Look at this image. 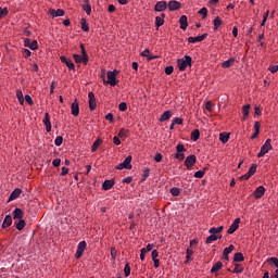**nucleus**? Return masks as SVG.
Instances as JSON below:
<instances>
[{
    "instance_id": "1",
    "label": "nucleus",
    "mask_w": 278,
    "mask_h": 278,
    "mask_svg": "<svg viewBox=\"0 0 278 278\" xmlns=\"http://www.w3.org/2000/svg\"><path fill=\"white\" fill-rule=\"evenodd\" d=\"M179 71H186L188 66H192V56L185 55L184 59L177 61Z\"/></svg>"
},
{
    "instance_id": "2",
    "label": "nucleus",
    "mask_w": 278,
    "mask_h": 278,
    "mask_svg": "<svg viewBox=\"0 0 278 278\" xmlns=\"http://www.w3.org/2000/svg\"><path fill=\"white\" fill-rule=\"evenodd\" d=\"M118 75V71H109L106 73L108 80H103L104 84H109V86H116L118 84V80H116V76Z\"/></svg>"
},
{
    "instance_id": "3",
    "label": "nucleus",
    "mask_w": 278,
    "mask_h": 278,
    "mask_svg": "<svg viewBox=\"0 0 278 278\" xmlns=\"http://www.w3.org/2000/svg\"><path fill=\"white\" fill-rule=\"evenodd\" d=\"M184 153H186V147L184 146V143H178L176 146V160H179V162H184V160L186 159V155Z\"/></svg>"
},
{
    "instance_id": "4",
    "label": "nucleus",
    "mask_w": 278,
    "mask_h": 278,
    "mask_svg": "<svg viewBox=\"0 0 278 278\" xmlns=\"http://www.w3.org/2000/svg\"><path fill=\"white\" fill-rule=\"evenodd\" d=\"M270 142H273V140H270V139H267L265 141V143L261 148V151L257 154V157H264V155H266V153H268V151H271L273 144H270Z\"/></svg>"
},
{
    "instance_id": "5",
    "label": "nucleus",
    "mask_w": 278,
    "mask_h": 278,
    "mask_svg": "<svg viewBox=\"0 0 278 278\" xmlns=\"http://www.w3.org/2000/svg\"><path fill=\"white\" fill-rule=\"evenodd\" d=\"M123 168H126L127 170H131V155H128L123 163H119L116 166L117 170H123Z\"/></svg>"
},
{
    "instance_id": "6",
    "label": "nucleus",
    "mask_w": 278,
    "mask_h": 278,
    "mask_svg": "<svg viewBox=\"0 0 278 278\" xmlns=\"http://www.w3.org/2000/svg\"><path fill=\"white\" fill-rule=\"evenodd\" d=\"M86 247H88L86 241H80L78 243L77 251H76V254H75L76 260H79L84 255V252L86 251Z\"/></svg>"
},
{
    "instance_id": "7",
    "label": "nucleus",
    "mask_w": 278,
    "mask_h": 278,
    "mask_svg": "<svg viewBox=\"0 0 278 278\" xmlns=\"http://www.w3.org/2000/svg\"><path fill=\"white\" fill-rule=\"evenodd\" d=\"M194 164H197V155L191 154L186 157L185 166H187L188 170H190V168H192V166H194Z\"/></svg>"
},
{
    "instance_id": "8",
    "label": "nucleus",
    "mask_w": 278,
    "mask_h": 278,
    "mask_svg": "<svg viewBox=\"0 0 278 278\" xmlns=\"http://www.w3.org/2000/svg\"><path fill=\"white\" fill-rule=\"evenodd\" d=\"M88 99H89V109L91 112H94V110H97V98H94V93L92 91L88 93Z\"/></svg>"
},
{
    "instance_id": "9",
    "label": "nucleus",
    "mask_w": 278,
    "mask_h": 278,
    "mask_svg": "<svg viewBox=\"0 0 278 278\" xmlns=\"http://www.w3.org/2000/svg\"><path fill=\"white\" fill-rule=\"evenodd\" d=\"M167 8H168L169 12H175L176 10L181 9V3L176 0H170L167 4Z\"/></svg>"
},
{
    "instance_id": "10",
    "label": "nucleus",
    "mask_w": 278,
    "mask_h": 278,
    "mask_svg": "<svg viewBox=\"0 0 278 278\" xmlns=\"http://www.w3.org/2000/svg\"><path fill=\"white\" fill-rule=\"evenodd\" d=\"M238 227H240V218L237 217L235 219V222L230 225L229 229L227 230V233L231 235V233H236V231L238 230Z\"/></svg>"
},
{
    "instance_id": "11",
    "label": "nucleus",
    "mask_w": 278,
    "mask_h": 278,
    "mask_svg": "<svg viewBox=\"0 0 278 278\" xmlns=\"http://www.w3.org/2000/svg\"><path fill=\"white\" fill-rule=\"evenodd\" d=\"M62 64L66 65L70 71H75V63L71 59H66V56L60 58Z\"/></svg>"
},
{
    "instance_id": "12",
    "label": "nucleus",
    "mask_w": 278,
    "mask_h": 278,
    "mask_svg": "<svg viewBox=\"0 0 278 278\" xmlns=\"http://www.w3.org/2000/svg\"><path fill=\"white\" fill-rule=\"evenodd\" d=\"M168 8V3L166 1L156 2L154 10L155 12H164Z\"/></svg>"
},
{
    "instance_id": "13",
    "label": "nucleus",
    "mask_w": 278,
    "mask_h": 278,
    "mask_svg": "<svg viewBox=\"0 0 278 278\" xmlns=\"http://www.w3.org/2000/svg\"><path fill=\"white\" fill-rule=\"evenodd\" d=\"M266 193V188L264 186H260L254 191V199H262Z\"/></svg>"
},
{
    "instance_id": "14",
    "label": "nucleus",
    "mask_w": 278,
    "mask_h": 278,
    "mask_svg": "<svg viewBox=\"0 0 278 278\" xmlns=\"http://www.w3.org/2000/svg\"><path fill=\"white\" fill-rule=\"evenodd\" d=\"M42 123L46 126V131L48 134L51 132V118L49 117V113H45V118Z\"/></svg>"
},
{
    "instance_id": "15",
    "label": "nucleus",
    "mask_w": 278,
    "mask_h": 278,
    "mask_svg": "<svg viewBox=\"0 0 278 278\" xmlns=\"http://www.w3.org/2000/svg\"><path fill=\"white\" fill-rule=\"evenodd\" d=\"M49 14H50V16H51L52 18H55V17H58V16H64V10H62V9H58V10H55V9H50V10H49Z\"/></svg>"
},
{
    "instance_id": "16",
    "label": "nucleus",
    "mask_w": 278,
    "mask_h": 278,
    "mask_svg": "<svg viewBox=\"0 0 278 278\" xmlns=\"http://www.w3.org/2000/svg\"><path fill=\"white\" fill-rule=\"evenodd\" d=\"M71 112L74 116H79V102L75 100L71 105Z\"/></svg>"
},
{
    "instance_id": "17",
    "label": "nucleus",
    "mask_w": 278,
    "mask_h": 278,
    "mask_svg": "<svg viewBox=\"0 0 278 278\" xmlns=\"http://www.w3.org/2000/svg\"><path fill=\"white\" fill-rule=\"evenodd\" d=\"M179 23H180V29L186 31V29H188V16L181 15L179 18Z\"/></svg>"
},
{
    "instance_id": "18",
    "label": "nucleus",
    "mask_w": 278,
    "mask_h": 278,
    "mask_svg": "<svg viewBox=\"0 0 278 278\" xmlns=\"http://www.w3.org/2000/svg\"><path fill=\"white\" fill-rule=\"evenodd\" d=\"M85 4H81L83 10L88 16L92 13V7L90 5V0H84Z\"/></svg>"
},
{
    "instance_id": "19",
    "label": "nucleus",
    "mask_w": 278,
    "mask_h": 278,
    "mask_svg": "<svg viewBox=\"0 0 278 278\" xmlns=\"http://www.w3.org/2000/svg\"><path fill=\"white\" fill-rule=\"evenodd\" d=\"M23 216H24L23 210H21V208H15V210L13 211V219H14V220H21V219H23Z\"/></svg>"
},
{
    "instance_id": "20",
    "label": "nucleus",
    "mask_w": 278,
    "mask_h": 278,
    "mask_svg": "<svg viewBox=\"0 0 278 278\" xmlns=\"http://www.w3.org/2000/svg\"><path fill=\"white\" fill-rule=\"evenodd\" d=\"M250 111H251V104L243 105V108H242V114H243L242 121H247V118H249Z\"/></svg>"
},
{
    "instance_id": "21",
    "label": "nucleus",
    "mask_w": 278,
    "mask_h": 278,
    "mask_svg": "<svg viewBox=\"0 0 278 278\" xmlns=\"http://www.w3.org/2000/svg\"><path fill=\"white\" fill-rule=\"evenodd\" d=\"M166 17V14L162 13V16H156L155 17V26L156 29H160V27H162V25H164V18Z\"/></svg>"
},
{
    "instance_id": "22",
    "label": "nucleus",
    "mask_w": 278,
    "mask_h": 278,
    "mask_svg": "<svg viewBox=\"0 0 278 278\" xmlns=\"http://www.w3.org/2000/svg\"><path fill=\"white\" fill-rule=\"evenodd\" d=\"M21 192H23V191L20 188L14 189V191L9 197V202L15 201V199H18V197H21Z\"/></svg>"
},
{
    "instance_id": "23",
    "label": "nucleus",
    "mask_w": 278,
    "mask_h": 278,
    "mask_svg": "<svg viewBox=\"0 0 278 278\" xmlns=\"http://www.w3.org/2000/svg\"><path fill=\"white\" fill-rule=\"evenodd\" d=\"M112 188H114V180H104L102 190H112Z\"/></svg>"
},
{
    "instance_id": "24",
    "label": "nucleus",
    "mask_w": 278,
    "mask_h": 278,
    "mask_svg": "<svg viewBox=\"0 0 278 278\" xmlns=\"http://www.w3.org/2000/svg\"><path fill=\"white\" fill-rule=\"evenodd\" d=\"M12 225V216L11 215H7L4 217V220L2 223V229H8V227H10Z\"/></svg>"
},
{
    "instance_id": "25",
    "label": "nucleus",
    "mask_w": 278,
    "mask_h": 278,
    "mask_svg": "<svg viewBox=\"0 0 278 278\" xmlns=\"http://www.w3.org/2000/svg\"><path fill=\"white\" fill-rule=\"evenodd\" d=\"M15 227H16V230L17 231H23V229H25V219H18L17 222L14 223Z\"/></svg>"
},
{
    "instance_id": "26",
    "label": "nucleus",
    "mask_w": 278,
    "mask_h": 278,
    "mask_svg": "<svg viewBox=\"0 0 278 278\" xmlns=\"http://www.w3.org/2000/svg\"><path fill=\"white\" fill-rule=\"evenodd\" d=\"M170 116H173V112L172 111H165L162 116L160 117V122L164 123L166 121L170 119Z\"/></svg>"
},
{
    "instance_id": "27",
    "label": "nucleus",
    "mask_w": 278,
    "mask_h": 278,
    "mask_svg": "<svg viewBox=\"0 0 278 278\" xmlns=\"http://www.w3.org/2000/svg\"><path fill=\"white\" fill-rule=\"evenodd\" d=\"M235 62H236V59L230 58L229 60L224 61L222 63V66H223V68H231V66H233Z\"/></svg>"
},
{
    "instance_id": "28",
    "label": "nucleus",
    "mask_w": 278,
    "mask_h": 278,
    "mask_svg": "<svg viewBox=\"0 0 278 278\" xmlns=\"http://www.w3.org/2000/svg\"><path fill=\"white\" fill-rule=\"evenodd\" d=\"M219 140L223 144H227V142H229V132H222L219 135Z\"/></svg>"
},
{
    "instance_id": "29",
    "label": "nucleus",
    "mask_w": 278,
    "mask_h": 278,
    "mask_svg": "<svg viewBox=\"0 0 278 278\" xmlns=\"http://www.w3.org/2000/svg\"><path fill=\"white\" fill-rule=\"evenodd\" d=\"M73 58H74V61L76 62V64H81V62H83V64H88V61L84 60V55L74 54Z\"/></svg>"
},
{
    "instance_id": "30",
    "label": "nucleus",
    "mask_w": 278,
    "mask_h": 278,
    "mask_svg": "<svg viewBox=\"0 0 278 278\" xmlns=\"http://www.w3.org/2000/svg\"><path fill=\"white\" fill-rule=\"evenodd\" d=\"M224 229H225V227H223V226H219L217 228L216 227H212V228H210L208 232L211 235H213V236H216V233L223 232Z\"/></svg>"
},
{
    "instance_id": "31",
    "label": "nucleus",
    "mask_w": 278,
    "mask_h": 278,
    "mask_svg": "<svg viewBox=\"0 0 278 278\" xmlns=\"http://www.w3.org/2000/svg\"><path fill=\"white\" fill-rule=\"evenodd\" d=\"M220 268H223V262H217L213 265V267L211 268V273H218V270H220Z\"/></svg>"
},
{
    "instance_id": "32",
    "label": "nucleus",
    "mask_w": 278,
    "mask_h": 278,
    "mask_svg": "<svg viewBox=\"0 0 278 278\" xmlns=\"http://www.w3.org/2000/svg\"><path fill=\"white\" fill-rule=\"evenodd\" d=\"M199 138H201V131H199V129L191 131V140H193V142H197Z\"/></svg>"
},
{
    "instance_id": "33",
    "label": "nucleus",
    "mask_w": 278,
    "mask_h": 278,
    "mask_svg": "<svg viewBox=\"0 0 278 278\" xmlns=\"http://www.w3.org/2000/svg\"><path fill=\"white\" fill-rule=\"evenodd\" d=\"M103 142V140L101 139H97L91 148V153H94L97 151V149H99V147H101V143Z\"/></svg>"
},
{
    "instance_id": "34",
    "label": "nucleus",
    "mask_w": 278,
    "mask_h": 278,
    "mask_svg": "<svg viewBox=\"0 0 278 278\" xmlns=\"http://www.w3.org/2000/svg\"><path fill=\"white\" fill-rule=\"evenodd\" d=\"M193 253L194 252L190 248L187 249V256H186L187 261L185 262V264H188V263L192 262Z\"/></svg>"
},
{
    "instance_id": "35",
    "label": "nucleus",
    "mask_w": 278,
    "mask_h": 278,
    "mask_svg": "<svg viewBox=\"0 0 278 278\" xmlns=\"http://www.w3.org/2000/svg\"><path fill=\"white\" fill-rule=\"evenodd\" d=\"M80 49H81L83 60L85 62H88L89 58H88V52H86V46H84V43H81Z\"/></svg>"
},
{
    "instance_id": "36",
    "label": "nucleus",
    "mask_w": 278,
    "mask_h": 278,
    "mask_svg": "<svg viewBox=\"0 0 278 278\" xmlns=\"http://www.w3.org/2000/svg\"><path fill=\"white\" fill-rule=\"evenodd\" d=\"M205 170H207V167H205L204 170L195 172L193 177H195L197 179H203V177L205 176Z\"/></svg>"
},
{
    "instance_id": "37",
    "label": "nucleus",
    "mask_w": 278,
    "mask_h": 278,
    "mask_svg": "<svg viewBox=\"0 0 278 278\" xmlns=\"http://www.w3.org/2000/svg\"><path fill=\"white\" fill-rule=\"evenodd\" d=\"M233 262H244V255L241 252H237L233 256Z\"/></svg>"
},
{
    "instance_id": "38",
    "label": "nucleus",
    "mask_w": 278,
    "mask_h": 278,
    "mask_svg": "<svg viewBox=\"0 0 278 278\" xmlns=\"http://www.w3.org/2000/svg\"><path fill=\"white\" fill-rule=\"evenodd\" d=\"M169 192L172 197H179V194H181V189L177 187H173Z\"/></svg>"
},
{
    "instance_id": "39",
    "label": "nucleus",
    "mask_w": 278,
    "mask_h": 278,
    "mask_svg": "<svg viewBox=\"0 0 278 278\" xmlns=\"http://www.w3.org/2000/svg\"><path fill=\"white\" fill-rule=\"evenodd\" d=\"M215 240H218V236H216V235H211V236H208V237L206 238L205 243H206V244H212L213 242H215Z\"/></svg>"
},
{
    "instance_id": "40",
    "label": "nucleus",
    "mask_w": 278,
    "mask_h": 278,
    "mask_svg": "<svg viewBox=\"0 0 278 278\" xmlns=\"http://www.w3.org/2000/svg\"><path fill=\"white\" fill-rule=\"evenodd\" d=\"M80 25H81L83 31H90V27L88 26L86 18H81Z\"/></svg>"
},
{
    "instance_id": "41",
    "label": "nucleus",
    "mask_w": 278,
    "mask_h": 278,
    "mask_svg": "<svg viewBox=\"0 0 278 278\" xmlns=\"http://www.w3.org/2000/svg\"><path fill=\"white\" fill-rule=\"evenodd\" d=\"M214 29H218L223 25V21H220V17H215L213 21Z\"/></svg>"
},
{
    "instance_id": "42",
    "label": "nucleus",
    "mask_w": 278,
    "mask_h": 278,
    "mask_svg": "<svg viewBox=\"0 0 278 278\" xmlns=\"http://www.w3.org/2000/svg\"><path fill=\"white\" fill-rule=\"evenodd\" d=\"M16 97H17V101L21 105H23L25 103V99L23 98V91L17 90L16 92Z\"/></svg>"
},
{
    "instance_id": "43",
    "label": "nucleus",
    "mask_w": 278,
    "mask_h": 278,
    "mask_svg": "<svg viewBox=\"0 0 278 278\" xmlns=\"http://www.w3.org/2000/svg\"><path fill=\"white\" fill-rule=\"evenodd\" d=\"M150 53H151V51H149V49H146L143 52H141V55H142V58H148L149 61L155 60V56L149 55Z\"/></svg>"
},
{
    "instance_id": "44",
    "label": "nucleus",
    "mask_w": 278,
    "mask_h": 278,
    "mask_svg": "<svg viewBox=\"0 0 278 278\" xmlns=\"http://www.w3.org/2000/svg\"><path fill=\"white\" fill-rule=\"evenodd\" d=\"M256 172H257V164H252L251 167H250V169H249V172H248L249 175H250L251 177H253Z\"/></svg>"
},
{
    "instance_id": "45",
    "label": "nucleus",
    "mask_w": 278,
    "mask_h": 278,
    "mask_svg": "<svg viewBox=\"0 0 278 278\" xmlns=\"http://www.w3.org/2000/svg\"><path fill=\"white\" fill-rule=\"evenodd\" d=\"M188 42L191 43V45H194L197 42H202V41H201V37L198 36V37H189Z\"/></svg>"
},
{
    "instance_id": "46",
    "label": "nucleus",
    "mask_w": 278,
    "mask_h": 278,
    "mask_svg": "<svg viewBox=\"0 0 278 278\" xmlns=\"http://www.w3.org/2000/svg\"><path fill=\"white\" fill-rule=\"evenodd\" d=\"M235 249L236 247H233V244L229 245L228 248H225L223 255H229V253H231Z\"/></svg>"
},
{
    "instance_id": "47",
    "label": "nucleus",
    "mask_w": 278,
    "mask_h": 278,
    "mask_svg": "<svg viewBox=\"0 0 278 278\" xmlns=\"http://www.w3.org/2000/svg\"><path fill=\"white\" fill-rule=\"evenodd\" d=\"M62 142H64V138L62 136H58L54 140L55 147H62Z\"/></svg>"
},
{
    "instance_id": "48",
    "label": "nucleus",
    "mask_w": 278,
    "mask_h": 278,
    "mask_svg": "<svg viewBox=\"0 0 278 278\" xmlns=\"http://www.w3.org/2000/svg\"><path fill=\"white\" fill-rule=\"evenodd\" d=\"M124 275L125 277H129V275H131V267L129 266V263L125 265Z\"/></svg>"
},
{
    "instance_id": "49",
    "label": "nucleus",
    "mask_w": 278,
    "mask_h": 278,
    "mask_svg": "<svg viewBox=\"0 0 278 278\" xmlns=\"http://www.w3.org/2000/svg\"><path fill=\"white\" fill-rule=\"evenodd\" d=\"M198 14H201L203 18H207V8L203 7L199 10Z\"/></svg>"
},
{
    "instance_id": "50",
    "label": "nucleus",
    "mask_w": 278,
    "mask_h": 278,
    "mask_svg": "<svg viewBox=\"0 0 278 278\" xmlns=\"http://www.w3.org/2000/svg\"><path fill=\"white\" fill-rule=\"evenodd\" d=\"M150 173H151V169H149L148 167L143 169L142 181H147V177H149Z\"/></svg>"
},
{
    "instance_id": "51",
    "label": "nucleus",
    "mask_w": 278,
    "mask_h": 278,
    "mask_svg": "<svg viewBox=\"0 0 278 278\" xmlns=\"http://www.w3.org/2000/svg\"><path fill=\"white\" fill-rule=\"evenodd\" d=\"M268 264H274L276 268H278V258L277 257H270L267 260Z\"/></svg>"
},
{
    "instance_id": "52",
    "label": "nucleus",
    "mask_w": 278,
    "mask_h": 278,
    "mask_svg": "<svg viewBox=\"0 0 278 278\" xmlns=\"http://www.w3.org/2000/svg\"><path fill=\"white\" fill-rule=\"evenodd\" d=\"M119 112H127V103L126 102H121L118 105Z\"/></svg>"
},
{
    "instance_id": "53",
    "label": "nucleus",
    "mask_w": 278,
    "mask_h": 278,
    "mask_svg": "<svg viewBox=\"0 0 278 278\" xmlns=\"http://www.w3.org/2000/svg\"><path fill=\"white\" fill-rule=\"evenodd\" d=\"M29 49H31V51H36V49H38V41L37 40L30 41Z\"/></svg>"
},
{
    "instance_id": "54",
    "label": "nucleus",
    "mask_w": 278,
    "mask_h": 278,
    "mask_svg": "<svg viewBox=\"0 0 278 278\" xmlns=\"http://www.w3.org/2000/svg\"><path fill=\"white\" fill-rule=\"evenodd\" d=\"M172 123L174 125H184V119L181 117H175Z\"/></svg>"
},
{
    "instance_id": "55",
    "label": "nucleus",
    "mask_w": 278,
    "mask_h": 278,
    "mask_svg": "<svg viewBox=\"0 0 278 278\" xmlns=\"http://www.w3.org/2000/svg\"><path fill=\"white\" fill-rule=\"evenodd\" d=\"M8 8H0V18H3V16H8Z\"/></svg>"
},
{
    "instance_id": "56",
    "label": "nucleus",
    "mask_w": 278,
    "mask_h": 278,
    "mask_svg": "<svg viewBox=\"0 0 278 278\" xmlns=\"http://www.w3.org/2000/svg\"><path fill=\"white\" fill-rule=\"evenodd\" d=\"M173 71H175V67H173V65H169V66L165 67V73L167 75H173Z\"/></svg>"
},
{
    "instance_id": "57",
    "label": "nucleus",
    "mask_w": 278,
    "mask_h": 278,
    "mask_svg": "<svg viewBox=\"0 0 278 278\" xmlns=\"http://www.w3.org/2000/svg\"><path fill=\"white\" fill-rule=\"evenodd\" d=\"M244 269L242 267H240V265H236L235 269L232 270V273H235L236 275H240V273H242Z\"/></svg>"
},
{
    "instance_id": "58",
    "label": "nucleus",
    "mask_w": 278,
    "mask_h": 278,
    "mask_svg": "<svg viewBox=\"0 0 278 278\" xmlns=\"http://www.w3.org/2000/svg\"><path fill=\"white\" fill-rule=\"evenodd\" d=\"M60 164H62V160H60V159H54V160L52 161V165H53L55 168L60 167Z\"/></svg>"
},
{
    "instance_id": "59",
    "label": "nucleus",
    "mask_w": 278,
    "mask_h": 278,
    "mask_svg": "<svg viewBox=\"0 0 278 278\" xmlns=\"http://www.w3.org/2000/svg\"><path fill=\"white\" fill-rule=\"evenodd\" d=\"M25 101H26V103H28V105H33L34 104V100L31 99V96H29V94L25 96Z\"/></svg>"
},
{
    "instance_id": "60",
    "label": "nucleus",
    "mask_w": 278,
    "mask_h": 278,
    "mask_svg": "<svg viewBox=\"0 0 278 278\" xmlns=\"http://www.w3.org/2000/svg\"><path fill=\"white\" fill-rule=\"evenodd\" d=\"M105 121H110L111 123H114V114H112V113L106 114Z\"/></svg>"
},
{
    "instance_id": "61",
    "label": "nucleus",
    "mask_w": 278,
    "mask_h": 278,
    "mask_svg": "<svg viewBox=\"0 0 278 278\" xmlns=\"http://www.w3.org/2000/svg\"><path fill=\"white\" fill-rule=\"evenodd\" d=\"M268 71H270V73H277L278 72V64L277 65H270L268 67Z\"/></svg>"
},
{
    "instance_id": "62",
    "label": "nucleus",
    "mask_w": 278,
    "mask_h": 278,
    "mask_svg": "<svg viewBox=\"0 0 278 278\" xmlns=\"http://www.w3.org/2000/svg\"><path fill=\"white\" fill-rule=\"evenodd\" d=\"M30 55H31V51H29V49H24V50H23V56H24V58L27 59V58H29Z\"/></svg>"
},
{
    "instance_id": "63",
    "label": "nucleus",
    "mask_w": 278,
    "mask_h": 278,
    "mask_svg": "<svg viewBox=\"0 0 278 278\" xmlns=\"http://www.w3.org/2000/svg\"><path fill=\"white\" fill-rule=\"evenodd\" d=\"M65 175H68V168L65 167V166H63V167L61 168V176H62V177H65Z\"/></svg>"
},
{
    "instance_id": "64",
    "label": "nucleus",
    "mask_w": 278,
    "mask_h": 278,
    "mask_svg": "<svg viewBox=\"0 0 278 278\" xmlns=\"http://www.w3.org/2000/svg\"><path fill=\"white\" fill-rule=\"evenodd\" d=\"M162 159H163L162 153H156L155 156H154V160H155L156 162H162Z\"/></svg>"
}]
</instances>
